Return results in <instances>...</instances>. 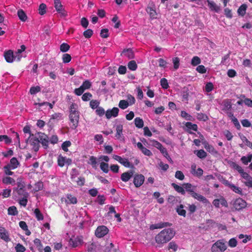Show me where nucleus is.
<instances>
[{
    "label": "nucleus",
    "mask_w": 252,
    "mask_h": 252,
    "mask_svg": "<svg viewBox=\"0 0 252 252\" xmlns=\"http://www.w3.org/2000/svg\"><path fill=\"white\" fill-rule=\"evenodd\" d=\"M175 231L171 228H165L156 235L155 240L156 242L159 245L170 241L175 236Z\"/></svg>",
    "instance_id": "1"
},
{
    "label": "nucleus",
    "mask_w": 252,
    "mask_h": 252,
    "mask_svg": "<svg viewBox=\"0 0 252 252\" xmlns=\"http://www.w3.org/2000/svg\"><path fill=\"white\" fill-rule=\"evenodd\" d=\"M76 106H77V105L75 103H72L69 108V118L72 124L70 127L72 129H75L77 127L79 123V113L77 111Z\"/></svg>",
    "instance_id": "2"
},
{
    "label": "nucleus",
    "mask_w": 252,
    "mask_h": 252,
    "mask_svg": "<svg viewBox=\"0 0 252 252\" xmlns=\"http://www.w3.org/2000/svg\"><path fill=\"white\" fill-rule=\"evenodd\" d=\"M227 249L226 242L223 239L218 240L212 245V252H224Z\"/></svg>",
    "instance_id": "3"
},
{
    "label": "nucleus",
    "mask_w": 252,
    "mask_h": 252,
    "mask_svg": "<svg viewBox=\"0 0 252 252\" xmlns=\"http://www.w3.org/2000/svg\"><path fill=\"white\" fill-rule=\"evenodd\" d=\"M16 192L19 196L21 197H29V193L25 189V186L21 183H17V188L13 189V193Z\"/></svg>",
    "instance_id": "4"
},
{
    "label": "nucleus",
    "mask_w": 252,
    "mask_h": 252,
    "mask_svg": "<svg viewBox=\"0 0 252 252\" xmlns=\"http://www.w3.org/2000/svg\"><path fill=\"white\" fill-rule=\"evenodd\" d=\"M54 7L56 11L61 15L62 17H65L67 16V12L63 8L60 0H54Z\"/></svg>",
    "instance_id": "5"
},
{
    "label": "nucleus",
    "mask_w": 252,
    "mask_h": 252,
    "mask_svg": "<svg viewBox=\"0 0 252 252\" xmlns=\"http://www.w3.org/2000/svg\"><path fill=\"white\" fill-rule=\"evenodd\" d=\"M109 231L107 227L104 225L98 226L95 231V236L98 238H102L106 235Z\"/></svg>",
    "instance_id": "6"
},
{
    "label": "nucleus",
    "mask_w": 252,
    "mask_h": 252,
    "mask_svg": "<svg viewBox=\"0 0 252 252\" xmlns=\"http://www.w3.org/2000/svg\"><path fill=\"white\" fill-rule=\"evenodd\" d=\"M145 181V177L142 174H136L133 178V184L135 187L139 188L142 185Z\"/></svg>",
    "instance_id": "7"
},
{
    "label": "nucleus",
    "mask_w": 252,
    "mask_h": 252,
    "mask_svg": "<svg viewBox=\"0 0 252 252\" xmlns=\"http://www.w3.org/2000/svg\"><path fill=\"white\" fill-rule=\"evenodd\" d=\"M233 206L236 210L239 211L247 206V202L243 199L239 198L234 201Z\"/></svg>",
    "instance_id": "8"
},
{
    "label": "nucleus",
    "mask_w": 252,
    "mask_h": 252,
    "mask_svg": "<svg viewBox=\"0 0 252 252\" xmlns=\"http://www.w3.org/2000/svg\"><path fill=\"white\" fill-rule=\"evenodd\" d=\"M113 158L126 167L132 168L133 167V165L131 164L126 158H122L121 157L118 155H114Z\"/></svg>",
    "instance_id": "9"
},
{
    "label": "nucleus",
    "mask_w": 252,
    "mask_h": 252,
    "mask_svg": "<svg viewBox=\"0 0 252 252\" xmlns=\"http://www.w3.org/2000/svg\"><path fill=\"white\" fill-rule=\"evenodd\" d=\"M119 112V109L117 107H113L112 109H108L105 112V116L107 119H110L112 117H116L118 116Z\"/></svg>",
    "instance_id": "10"
},
{
    "label": "nucleus",
    "mask_w": 252,
    "mask_h": 252,
    "mask_svg": "<svg viewBox=\"0 0 252 252\" xmlns=\"http://www.w3.org/2000/svg\"><path fill=\"white\" fill-rule=\"evenodd\" d=\"M172 224L168 222H160L159 223L152 224L150 226V229L151 230H154L156 229L162 228L168 226H172Z\"/></svg>",
    "instance_id": "11"
},
{
    "label": "nucleus",
    "mask_w": 252,
    "mask_h": 252,
    "mask_svg": "<svg viewBox=\"0 0 252 252\" xmlns=\"http://www.w3.org/2000/svg\"><path fill=\"white\" fill-rule=\"evenodd\" d=\"M30 143L32 146V149L35 152H37L39 148L40 141L36 137H31L29 140Z\"/></svg>",
    "instance_id": "12"
},
{
    "label": "nucleus",
    "mask_w": 252,
    "mask_h": 252,
    "mask_svg": "<svg viewBox=\"0 0 252 252\" xmlns=\"http://www.w3.org/2000/svg\"><path fill=\"white\" fill-rule=\"evenodd\" d=\"M3 56L6 62L8 63H12L15 59V55H13V52L11 50L5 51Z\"/></svg>",
    "instance_id": "13"
},
{
    "label": "nucleus",
    "mask_w": 252,
    "mask_h": 252,
    "mask_svg": "<svg viewBox=\"0 0 252 252\" xmlns=\"http://www.w3.org/2000/svg\"><path fill=\"white\" fill-rule=\"evenodd\" d=\"M190 195L194 199H197L198 201H199L204 204H207L209 203V200L205 197L194 191Z\"/></svg>",
    "instance_id": "14"
},
{
    "label": "nucleus",
    "mask_w": 252,
    "mask_h": 252,
    "mask_svg": "<svg viewBox=\"0 0 252 252\" xmlns=\"http://www.w3.org/2000/svg\"><path fill=\"white\" fill-rule=\"evenodd\" d=\"M69 243L73 248H76L83 243V239L81 237H77L74 239H70Z\"/></svg>",
    "instance_id": "15"
},
{
    "label": "nucleus",
    "mask_w": 252,
    "mask_h": 252,
    "mask_svg": "<svg viewBox=\"0 0 252 252\" xmlns=\"http://www.w3.org/2000/svg\"><path fill=\"white\" fill-rule=\"evenodd\" d=\"M123 126L122 125H117L116 126V133L115 137L121 141L124 140V136L123 134Z\"/></svg>",
    "instance_id": "16"
},
{
    "label": "nucleus",
    "mask_w": 252,
    "mask_h": 252,
    "mask_svg": "<svg viewBox=\"0 0 252 252\" xmlns=\"http://www.w3.org/2000/svg\"><path fill=\"white\" fill-rule=\"evenodd\" d=\"M0 238L6 242L10 241L8 232L4 227H0Z\"/></svg>",
    "instance_id": "17"
},
{
    "label": "nucleus",
    "mask_w": 252,
    "mask_h": 252,
    "mask_svg": "<svg viewBox=\"0 0 252 252\" xmlns=\"http://www.w3.org/2000/svg\"><path fill=\"white\" fill-rule=\"evenodd\" d=\"M134 174V171L130 170L127 172H124L122 174L121 179L122 181L124 182H127L132 177Z\"/></svg>",
    "instance_id": "18"
},
{
    "label": "nucleus",
    "mask_w": 252,
    "mask_h": 252,
    "mask_svg": "<svg viewBox=\"0 0 252 252\" xmlns=\"http://www.w3.org/2000/svg\"><path fill=\"white\" fill-rule=\"evenodd\" d=\"M39 140L44 148L46 149L48 147L49 138L47 135L44 133H41V135H39Z\"/></svg>",
    "instance_id": "19"
},
{
    "label": "nucleus",
    "mask_w": 252,
    "mask_h": 252,
    "mask_svg": "<svg viewBox=\"0 0 252 252\" xmlns=\"http://www.w3.org/2000/svg\"><path fill=\"white\" fill-rule=\"evenodd\" d=\"M208 6L210 9L212 11L219 12L220 10V7L214 1L210 0H207Z\"/></svg>",
    "instance_id": "20"
},
{
    "label": "nucleus",
    "mask_w": 252,
    "mask_h": 252,
    "mask_svg": "<svg viewBox=\"0 0 252 252\" xmlns=\"http://www.w3.org/2000/svg\"><path fill=\"white\" fill-rule=\"evenodd\" d=\"M122 55L127 57L128 59H133L134 58V52L130 48L124 49L121 54V56Z\"/></svg>",
    "instance_id": "21"
},
{
    "label": "nucleus",
    "mask_w": 252,
    "mask_h": 252,
    "mask_svg": "<svg viewBox=\"0 0 252 252\" xmlns=\"http://www.w3.org/2000/svg\"><path fill=\"white\" fill-rule=\"evenodd\" d=\"M185 206L183 204H180L177 206L176 208V211L178 213V214L183 217H186L187 212L186 210L184 209Z\"/></svg>",
    "instance_id": "22"
},
{
    "label": "nucleus",
    "mask_w": 252,
    "mask_h": 252,
    "mask_svg": "<svg viewBox=\"0 0 252 252\" xmlns=\"http://www.w3.org/2000/svg\"><path fill=\"white\" fill-rule=\"evenodd\" d=\"M204 144L205 148L208 152L213 155H215L217 154V151L216 150V149L214 148V147L212 145L209 144V143L206 141L204 143Z\"/></svg>",
    "instance_id": "23"
},
{
    "label": "nucleus",
    "mask_w": 252,
    "mask_h": 252,
    "mask_svg": "<svg viewBox=\"0 0 252 252\" xmlns=\"http://www.w3.org/2000/svg\"><path fill=\"white\" fill-rule=\"evenodd\" d=\"M25 49L26 46L24 45H21L20 46V49H18L17 51L15 53V59L17 60L18 61H19L22 58L21 54L22 52L24 51Z\"/></svg>",
    "instance_id": "24"
},
{
    "label": "nucleus",
    "mask_w": 252,
    "mask_h": 252,
    "mask_svg": "<svg viewBox=\"0 0 252 252\" xmlns=\"http://www.w3.org/2000/svg\"><path fill=\"white\" fill-rule=\"evenodd\" d=\"M223 110L229 111L232 108V104L231 100L229 99H224L223 101Z\"/></svg>",
    "instance_id": "25"
},
{
    "label": "nucleus",
    "mask_w": 252,
    "mask_h": 252,
    "mask_svg": "<svg viewBox=\"0 0 252 252\" xmlns=\"http://www.w3.org/2000/svg\"><path fill=\"white\" fill-rule=\"evenodd\" d=\"M17 15L21 21L25 22L27 20V16L23 9L19 10L17 12Z\"/></svg>",
    "instance_id": "26"
},
{
    "label": "nucleus",
    "mask_w": 252,
    "mask_h": 252,
    "mask_svg": "<svg viewBox=\"0 0 252 252\" xmlns=\"http://www.w3.org/2000/svg\"><path fill=\"white\" fill-rule=\"evenodd\" d=\"M171 186L173 187L174 189L179 193H181L183 195L185 194V190L183 187L179 186L175 183H172Z\"/></svg>",
    "instance_id": "27"
},
{
    "label": "nucleus",
    "mask_w": 252,
    "mask_h": 252,
    "mask_svg": "<svg viewBox=\"0 0 252 252\" xmlns=\"http://www.w3.org/2000/svg\"><path fill=\"white\" fill-rule=\"evenodd\" d=\"M194 153L199 158L201 159L205 158L207 156L206 152L202 149L195 151Z\"/></svg>",
    "instance_id": "28"
},
{
    "label": "nucleus",
    "mask_w": 252,
    "mask_h": 252,
    "mask_svg": "<svg viewBox=\"0 0 252 252\" xmlns=\"http://www.w3.org/2000/svg\"><path fill=\"white\" fill-rule=\"evenodd\" d=\"M247 6L246 4H242L238 8L237 12L239 15L243 16L246 14Z\"/></svg>",
    "instance_id": "29"
},
{
    "label": "nucleus",
    "mask_w": 252,
    "mask_h": 252,
    "mask_svg": "<svg viewBox=\"0 0 252 252\" xmlns=\"http://www.w3.org/2000/svg\"><path fill=\"white\" fill-rule=\"evenodd\" d=\"M134 124L135 126L139 128H142L144 126L143 121L139 117H136L135 118Z\"/></svg>",
    "instance_id": "30"
},
{
    "label": "nucleus",
    "mask_w": 252,
    "mask_h": 252,
    "mask_svg": "<svg viewBox=\"0 0 252 252\" xmlns=\"http://www.w3.org/2000/svg\"><path fill=\"white\" fill-rule=\"evenodd\" d=\"M19 164V162L16 158H12L10 159L9 165L12 169L16 168Z\"/></svg>",
    "instance_id": "31"
},
{
    "label": "nucleus",
    "mask_w": 252,
    "mask_h": 252,
    "mask_svg": "<svg viewBox=\"0 0 252 252\" xmlns=\"http://www.w3.org/2000/svg\"><path fill=\"white\" fill-rule=\"evenodd\" d=\"M8 214L9 215L16 216L18 214V212L17 211V208L12 206L8 208L7 210Z\"/></svg>",
    "instance_id": "32"
},
{
    "label": "nucleus",
    "mask_w": 252,
    "mask_h": 252,
    "mask_svg": "<svg viewBox=\"0 0 252 252\" xmlns=\"http://www.w3.org/2000/svg\"><path fill=\"white\" fill-rule=\"evenodd\" d=\"M127 67L130 70L135 71L137 68V65L135 61L132 60L128 63Z\"/></svg>",
    "instance_id": "33"
},
{
    "label": "nucleus",
    "mask_w": 252,
    "mask_h": 252,
    "mask_svg": "<svg viewBox=\"0 0 252 252\" xmlns=\"http://www.w3.org/2000/svg\"><path fill=\"white\" fill-rule=\"evenodd\" d=\"M252 159V155H248V157L243 156L241 158V161L245 165H247L248 163L251 161Z\"/></svg>",
    "instance_id": "34"
},
{
    "label": "nucleus",
    "mask_w": 252,
    "mask_h": 252,
    "mask_svg": "<svg viewBox=\"0 0 252 252\" xmlns=\"http://www.w3.org/2000/svg\"><path fill=\"white\" fill-rule=\"evenodd\" d=\"M34 244L40 252L43 250V245L40 239L35 238L33 241Z\"/></svg>",
    "instance_id": "35"
},
{
    "label": "nucleus",
    "mask_w": 252,
    "mask_h": 252,
    "mask_svg": "<svg viewBox=\"0 0 252 252\" xmlns=\"http://www.w3.org/2000/svg\"><path fill=\"white\" fill-rule=\"evenodd\" d=\"M183 187L188 192L190 195L194 192L192 189V185L190 183H184L183 185Z\"/></svg>",
    "instance_id": "36"
},
{
    "label": "nucleus",
    "mask_w": 252,
    "mask_h": 252,
    "mask_svg": "<svg viewBox=\"0 0 252 252\" xmlns=\"http://www.w3.org/2000/svg\"><path fill=\"white\" fill-rule=\"evenodd\" d=\"M66 197L67 199L69 200V203L75 204L77 203V199L76 197L72 195L71 194H67L66 195ZM68 203V202H67Z\"/></svg>",
    "instance_id": "37"
},
{
    "label": "nucleus",
    "mask_w": 252,
    "mask_h": 252,
    "mask_svg": "<svg viewBox=\"0 0 252 252\" xmlns=\"http://www.w3.org/2000/svg\"><path fill=\"white\" fill-rule=\"evenodd\" d=\"M185 126L188 129H192L195 131L197 130L198 126L196 124H192L191 122H187Z\"/></svg>",
    "instance_id": "38"
},
{
    "label": "nucleus",
    "mask_w": 252,
    "mask_h": 252,
    "mask_svg": "<svg viewBox=\"0 0 252 252\" xmlns=\"http://www.w3.org/2000/svg\"><path fill=\"white\" fill-rule=\"evenodd\" d=\"M230 189L232 190H233L234 192H235V193H236L238 194H240V195L243 194L242 189L238 187L235 186L233 184H232V185L230 187Z\"/></svg>",
    "instance_id": "39"
},
{
    "label": "nucleus",
    "mask_w": 252,
    "mask_h": 252,
    "mask_svg": "<svg viewBox=\"0 0 252 252\" xmlns=\"http://www.w3.org/2000/svg\"><path fill=\"white\" fill-rule=\"evenodd\" d=\"M178 248V245L174 241L170 242L168 245V250H172L173 252H175L177 251Z\"/></svg>",
    "instance_id": "40"
},
{
    "label": "nucleus",
    "mask_w": 252,
    "mask_h": 252,
    "mask_svg": "<svg viewBox=\"0 0 252 252\" xmlns=\"http://www.w3.org/2000/svg\"><path fill=\"white\" fill-rule=\"evenodd\" d=\"M100 168L105 173H107L109 171V165L107 163L101 162L100 163Z\"/></svg>",
    "instance_id": "41"
},
{
    "label": "nucleus",
    "mask_w": 252,
    "mask_h": 252,
    "mask_svg": "<svg viewBox=\"0 0 252 252\" xmlns=\"http://www.w3.org/2000/svg\"><path fill=\"white\" fill-rule=\"evenodd\" d=\"M34 213L38 220H43V216L38 208H36L34 210Z\"/></svg>",
    "instance_id": "42"
},
{
    "label": "nucleus",
    "mask_w": 252,
    "mask_h": 252,
    "mask_svg": "<svg viewBox=\"0 0 252 252\" xmlns=\"http://www.w3.org/2000/svg\"><path fill=\"white\" fill-rule=\"evenodd\" d=\"M197 118L199 121L205 122L209 119L208 116L202 113H198L197 114Z\"/></svg>",
    "instance_id": "43"
},
{
    "label": "nucleus",
    "mask_w": 252,
    "mask_h": 252,
    "mask_svg": "<svg viewBox=\"0 0 252 252\" xmlns=\"http://www.w3.org/2000/svg\"><path fill=\"white\" fill-rule=\"evenodd\" d=\"M1 141H4L5 144H8L11 143L12 140L7 135H0V142Z\"/></svg>",
    "instance_id": "44"
},
{
    "label": "nucleus",
    "mask_w": 252,
    "mask_h": 252,
    "mask_svg": "<svg viewBox=\"0 0 252 252\" xmlns=\"http://www.w3.org/2000/svg\"><path fill=\"white\" fill-rule=\"evenodd\" d=\"M129 105V103L127 100H121L119 103V107L122 109H126Z\"/></svg>",
    "instance_id": "45"
},
{
    "label": "nucleus",
    "mask_w": 252,
    "mask_h": 252,
    "mask_svg": "<svg viewBox=\"0 0 252 252\" xmlns=\"http://www.w3.org/2000/svg\"><path fill=\"white\" fill-rule=\"evenodd\" d=\"M39 14L43 15L46 12V5L44 3H41L39 5L38 8Z\"/></svg>",
    "instance_id": "46"
},
{
    "label": "nucleus",
    "mask_w": 252,
    "mask_h": 252,
    "mask_svg": "<svg viewBox=\"0 0 252 252\" xmlns=\"http://www.w3.org/2000/svg\"><path fill=\"white\" fill-rule=\"evenodd\" d=\"M2 182L6 185L14 184L15 181L10 177H6L2 179Z\"/></svg>",
    "instance_id": "47"
},
{
    "label": "nucleus",
    "mask_w": 252,
    "mask_h": 252,
    "mask_svg": "<svg viewBox=\"0 0 252 252\" xmlns=\"http://www.w3.org/2000/svg\"><path fill=\"white\" fill-rule=\"evenodd\" d=\"M201 63L200 59L197 56H194L192 58L191 61V64L193 66H196Z\"/></svg>",
    "instance_id": "48"
},
{
    "label": "nucleus",
    "mask_w": 252,
    "mask_h": 252,
    "mask_svg": "<svg viewBox=\"0 0 252 252\" xmlns=\"http://www.w3.org/2000/svg\"><path fill=\"white\" fill-rule=\"evenodd\" d=\"M62 60L63 63H68L71 60V57L70 55L65 53L63 55Z\"/></svg>",
    "instance_id": "49"
},
{
    "label": "nucleus",
    "mask_w": 252,
    "mask_h": 252,
    "mask_svg": "<svg viewBox=\"0 0 252 252\" xmlns=\"http://www.w3.org/2000/svg\"><path fill=\"white\" fill-rule=\"evenodd\" d=\"M85 90L89 89L92 86V83L88 80L84 81L81 86Z\"/></svg>",
    "instance_id": "50"
},
{
    "label": "nucleus",
    "mask_w": 252,
    "mask_h": 252,
    "mask_svg": "<svg viewBox=\"0 0 252 252\" xmlns=\"http://www.w3.org/2000/svg\"><path fill=\"white\" fill-rule=\"evenodd\" d=\"M71 145V143L70 141H65L62 143V148L64 151L67 152L68 151V147H70Z\"/></svg>",
    "instance_id": "51"
},
{
    "label": "nucleus",
    "mask_w": 252,
    "mask_h": 252,
    "mask_svg": "<svg viewBox=\"0 0 252 252\" xmlns=\"http://www.w3.org/2000/svg\"><path fill=\"white\" fill-rule=\"evenodd\" d=\"M70 46L65 43H63L60 45V50L62 52H66L69 50Z\"/></svg>",
    "instance_id": "52"
},
{
    "label": "nucleus",
    "mask_w": 252,
    "mask_h": 252,
    "mask_svg": "<svg viewBox=\"0 0 252 252\" xmlns=\"http://www.w3.org/2000/svg\"><path fill=\"white\" fill-rule=\"evenodd\" d=\"M172 62L174 64L175 69L179 68L180 66V59L178 57H174L172 59Z\"/></svg>",
    "instance_id": "53"
},
{
    "label": "nucleus",
    "mask_w": 252,
    "mask_h": 252,
    "mask_svg": "<svg viewBox=\"0 0 252 252\" xmlns=\"http://www.w3.org/2000/svg\"><path fill=\"white\" fill-rule=\"evenodd\" d=\"M175 177L176 179L180 180H183L185 178V175L181 171L178 170L175 172Z\"/></svg>",
    "instance_id": "54"
},
{
    "label": "nucleus",
    "mask_w": 252,
    "mask_h": 252,
    "mask_svg": "<svg viewBox=\"0 0 252 252\" xmlns=\"http://www.w3.org/2000/svg\"><path fill=\"white\" fill-rule=\"evenodd\" d=\"M241 97L245 98L244 100V103L249 107H252V100L248 98H245V96L244 95H241Z\"/></svg>",
    "instance_id": "55"
},
{
    "label": "nucleus",
    "mask_w": 252,
    "mask_h": 252,
    "mask_svg": "<svg viewBox=\"0 0 252 252\" xmlns=\"http://www.w3.org/2000/svg\"><path fill=\"white\" fill-rule=\"evenodd\" d=\"M88 164L92 165L93 167L95 168L96 164L97 163L96 158L94 156H91L89 159V161H88Z\"/></svg>",
    "instance_id": "56"
},
{
    "label": "nucleus",
    "mask_w": 252,
    "mask_h": 252,
    "mask_svg": "<svg viewBox=\"0 0 252 252\" xmlns=\"http://www.w3.org/2000/svg\"><path fill=\"white\" fill-rule=\"evenodd\" d=\"M93 31L91 29H88L83 32V35L86 38H90L93 34Z\"/></svg>",
    "instance_id": "57"
},
{
    "label": "nucleus",
    "mask_w": 252,
    "mask_h": 252,
    "mask_svg": "<svg viewBox=\"0 0 252 252\" xmlns=\"http://www.w3.org/2000/svg\"><path fill=\"white\" fill-rule=\"evenodd\" d=\"M108 29H103L101 30L100 36L103 38H106L109 36Z\"/></svg>",
    "instance_id": "58"
},
{
    "label": "nucleus",
    "mask_w": 252,
    "mask_h": 252,
    "mask_svg": "<svg viewBox=\"0 0 252 252\" xmlns=\"http://www.w3.org/2000/svg\"><path fill=\"white\" fill-rule=\"evenodd\" d=\"M160 85L164 89H167L169 87L168 83L166 79L163 78L160 80Z\"/></svg>",
    "instance_id": "59"
},
{
    "label": "nucleus",
    "mask_w": 252,
    "mask_h": 252,
    "mask_svg": "<svg viewBox=\"0 0 252 252\" xmlns=\"http://www.w3.org/2000/svg\"><path fill=\"white\" fill-rule=\"evenodd\" d=\"M43 188V185L42 182H38L35 184L34 190L35 191H38L42 189Z\"/></svg>",
    "instance_id": "60"
},
{
    "label": "nucleus",
    "mask_w": 252,
    "mask_h": 252,
    "mask_svg": "<svg viewBox=\"0 0 252 252\" xmlns=\"http://www.w3.org/2000/svg\"><path fill=\"white\" fill-rule=\"evenodd\" d=\"M99 104V102L96 100H92L90 102V106L93 109H94L97 108Z\"/></svg>",
    "instance_id": "61"
},
{
    "label": "nucleus",
    "mask_w": 252,
    "mask_h": 252,
    "mask_svg": "<svg viewBox=\"0 0 252 252\" xmlns=\"http://www.w3.org/2000/svg\"><path fill=\"white\" fill-rule=\"evenodd\" d=\"M65 158L60 156L58 158V164L60 167H63L65 164Z\"/></svg>",
    "instance_id": "62"
},
{
    "label": "nucleus",
    "mask_w": 252,
    "mask_h": 252,
    "mask_svg": "<svg viewBox=\"0 0 252 252\" xmlns=\"http://www.w3.org/2000/svg\"><path fill=\"white\" fill-rule=\"evenodd\" d=\"M246 181L244 182V184L248 188H252V177L250 176L249 178H247L245 179Z\"/></svg>",
    "instance_id": "63"
},
{
    "label": "nucleus",
    "mask_w": 252,
    "mask_h": 252,
    "mask_svg": "<svg viewBox=\"0 0 252 252\" xmlns=\"http://www.w3.org/2000/svg\"><path fill=\"white\" fill-rule=\"evenodd\" d=\"M16 252H24L26 251V248L24 246L20 244H18L15 247Z\"/></svg>",
    "instance_id": "64"
}]
</instances>
